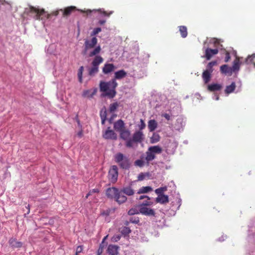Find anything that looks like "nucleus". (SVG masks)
<instances>
[{"label":"nucleus","mask_w":255,"mask_h":255,"mask_svg":"<svg viewBox=\"0 0 255 255\" xmlns=\"http://www.w3.org/2000/svg\"><path fill=\"white\" fill-rule=\"evenodd\" d=\"M152 190L153 189L150 186H143L138 190L137 193L138 194L147 193L152 191Z\"/></svg>","instance_id":"22"},{"label":"nucleus","mask_w":255,"mask_h":255,"mask_svg":"<svg viewBox=\"0 0 255 255\" xmlns=\"http://www.w3.org/2000/svg\"><path fill=\"white\" fill-rule=\"evenodd\" d=\"M124 194L122 192H119L115 195V198L116 199V201L119 203L121 204L125 202L127 199V197L124 195Z\"/></svg>","instance_id":"15"},{"label":"nucleus","mask_w":255,"mask_h":255,"mask_svg":"<svg viewBox=\"0 0 255 255\" xmlns=\"http://www.w3.org/2000/svg\"><path fill=\"white\" fill-rule=\"evenodd\" d=\"M96 12L98 13L97 17L98 18H103L102 19H100L99 21V23L100 25H103L106 21V19L107 18H109L111 12L107 13L105 11H102L101 10H95Z\"/></svg>","instance_id":"7"},{"label":"nucleus","mask_w":255,"mask_h":255,"mask_svg":"<svg viewBox=\"0 0 255 255\" xmlns=\"http://www.w3.org/2000/svg\"><path fill=\"white\" fill-rule=\"evenodd\" d=\"M160 137L159 135L156 133H153L152 136L150 138V142L151 143H155L158 142L160 140Z\"/></svg>","instance_id":"31"},{"label":"nucleus","mask_w":255,"mask_h":255,"mask_svg":"<svg viewBox=\"0 0 255 255\" xmlns=\"http://www.w3.org/2000/svg\"><path fill=\"white\" fill-rule=\"evenodd\" d=\"M140 122H141V125L140 126L139 129L140 130H142V129H143L145 128V125L142 119L140 120Z\"/></svg>","instance_id":"54"},{"label":"nucleus","mask_w":255,"mask_h":255,"mask_svg":"<svg viewBox=\"0 0 255 255\" xmlns=\"http://www.w3.org/2000/svg\"><path fill=\"white\" fill-rule=\"evenodd\" d=\"M83 250V248L82 246H79L77 247L76 255H77L78 254L81 253Z\"/></svg>","instance_id":"51"},{"label":"nucleus","mask_w":255,"mask_h":255,"mask_svg":"<svg viewBox=\"0 0 255 255\" xmlns=\"http://www.w3.org/2000/svg\"><path fill=\"white\" fill-rule=\"evenodd\" d=\"M100 90L102 92V97L108 96L112 98V89H110V82H105L101 81L100 83Z\"/></svg>","instance_id":"4"},{"label":"nucleus","mask_w":255,"mask_h":255,"mask_svg":"<svg viewBox=\"0 0 255 255\" xmlns=\"http://www.w3.org/2000/svg\"><path fill=\"white\" fill-rule=\"evenodd\" d=\"M83 70H84L83 66H81L79 68V69L78 70V77L79 81L81 83H82L83 82L82 75H83Z\"/></svg>","instance_id":"41"},{"label":"nucleus","mask_w":255,"mask_h":255,"mask_svg":"<svg viewBox=\"0 0 255 255\" xmlns=\"http://www.w3.org/2000/svg\"><path fill=\"white\" fill-rule=\"evenodd\" d=\"M0 3L2 4H3L4 3H5V0H0Z\"/></svg>","instance_id":"64"},{"label":"nucleus","mask_w":255,"mask_h":255,"mask_svg":"<svg viewBox=\"0 0 255 255\" xmlns=\"http://www.w3.org/2000/svg\"><path fill=\"white\" fill-rule=\"evenodd\" d=\"M58 14H59V10L53 11L51 14L47 13V12H46V16L44 15V18H46L48 19L50 17L51 15H54L55 16H57L58 15Z\"/></svg>","instance_id":"46"},{"label":"nucleus","mask_w":255,"mask_h":255,"mask_svg":"<svg viewBox=\"0 0 255 255\" xmlns=\"http://www.w3.org/2000/svg\"><path fill=\"white\" fill-rule=\"evenodd\" d=\"M101 50V48L100 46L96 47L92 51L90 52L89 54V57H93L99 54Z\"/></svg>","instance_id":"37"},{"label":"nucleus","mask_w":255,"mask_h":255,"mask_svg":"<svg viewBox=\"0 0 255 255\" xmlns=\"http://www.w3.org/2000/svg\"><path fill=\"white\" fill-rule=\"evenodd\" d=\"M120 231L121 234L125 236H128V235L131 232L130 228L127 227H123L121 228Z\"/></svg>","instance_id":"29"},{"label":"nucleus","mask_w":255,"mask_h":255,"mask_svg":"<svg viewBox=\"0 0 255 255\" xmlns=\"http://www.w3.org/2000/svg\"><path fill=\"white\" fill-rule=\"evenodd\" d=\"M236 88V84L235 82H232V84L229 85L227 86L226 88V89L225 90V93L227 94H230L234 92Z\"/></svg>","instance_id":"28"},{"label":"nucleus","mask_w":255,"mask_h":255,"mask_svg":"<svg viewBox=\"0 0 255 255\" xmlns=\"http://www.w3.org/2000/svg\"><path fill=\"white\" fill-rule=\"evenodd\" d=\"M225 62H228L230 59H231V56H230V53L225 50Z\"/></svg>","instance_id":"48"},{"label":"nucleus","mask_w":255,"mask_h":255,"mask_svg":"<svg viewBox=\"0 0 255 255\" xmlns=\"http://www.w3.org/2000/svg\"><path fill=\"white\" fill-rule=\"evenodd\" d=\"M117 86V83L116 81L113 80V88H115Z\"/></svg>","instance_id":"62"},{"label":"nucleus","mask_w":255,"mask_h":255,"mask_svg":"<svg viewBox=\"0 0 255 255\" xmlns=\"http://www.w3.org/2000/svg\"><path fill=\"white\" fill-rule=\"evenodd\" d=\"M76 7L74 6H68L65 8L64 9H61L59 10L63 12V16H68L71 13L76 10Z\"/></svg>","instance_id":"14"},{"label":"nucleus","mask_w":255,"mask_h":255,"mask_svg":"<svg viewBox=\"0 0 255 255\" xmlns=\"http://www.w3.org/2000/svg\"><path fill=\"white\" fill-rule=\"evenodd\" d=\"M139 212L142 215L148 216H155V213L153 209L144 207L143 206H139Z\"/></svg>","instance_id":"8"},{"label":"nucleus","mask_w":255,"mask_h":255,"mask_svg":"<svg viewBox=\"0 0 255 255\" xmlns=\"http://www.w3.org/2000/svg\"><path fill=\"white\" fill-rule=\"evenodd\" d=\"M112 71V64H105L103 68V72L105 74H108Z\"/></svg>","instance_id":"39"},{"label":"nucleus","mask_w":255,"mask_h":255,"mask_svg":"<svg viewBox=\"0 0 255 255\" xmlns=\"http://www.w3.org/2000/svg\"><path fill=\"white\" fill-rule=\"evenodd\" d=\"M167 190V187L166 186L158 188L155 190V192L158 195H164L163 193Z\"/></svg>","instance_id":"40"},{"label":"nucleus","mask_w":255,"mask_h":255,"mask_svg":"<svg viewBox=\"0 0 255 255\" xmlns=\"http://www.w3.org/2000/svg\"><path fill=\"white\" fill-rule=\"evenodd\" d=\"M144 198L148 199V200H150V198L148 196L146 195H141L140 196H139L138 200H142Z\"/></svg>","instance_id":"55"},{"label":"nucleus","mask_w":255,"mask_h":255,"mask_svg":"<svg viewBox=\"0 0 255 255\" xmlns=\"http://www.w3.org/2000/svg\"><path fill=\"white\" fill-rule=\"evenodd\" d=\"M220 70L222 73L225 74L232 75L233 72L231 70V68L229 67L227 65H223L220 67Z\"/></svg>","instance_id":"20"},{"label":"nucleus","mask_w":255,"mask_h":255,"mask_svg":"<svg viewBox=\"0 0 255 255\" xmlns=\"http://www.w3.org/2000/svg\"><path fill=\"white\" fill-rule=\"evenodd\" d=\"M129 222L134 224H138L139 222V219L138 217H131L129 219Z\"/></svg>","instance_id":"47"},{"label":"nucleus","mask_w":255,"mask_h":255,"mask_svg":"<svg viewBox=\"0 0 255 255\" xmlns=\"http://www.w3.org/2000/svg\"><path fill=\"white\" fill-rule=\"evenodd\" d=\"M121 238V236L119 235H117L115 236V240L117 242L119 241Z\"/></svg>","instance_id":"61"},{"label":"nucleus","mask_w":255,"mask_h":255,"mask_svg":"<svg viewBox=\"0 0 255 255\" xmlns=\"http://www.w3.org/2000/svg\"><path fill=\"white\" fill-rule=\"evenodd\" d=\"M97 39L95 37H93L91 40L86 39L84 43V49L82 51L83 55H86L88 51L94 48L97 44Z\"/></svg>","instance_id":"6"},{"label":"nucleus","mask_w":255,"mask_h":255,"mask_svg":"<svg viewBox=\"0 0 255 255\" xmlns=\"http://www.w3.org/2000/svg\"><path fill=\"white\" fill-rule=\"evenodd\" d=\"M103 58L100 56H96L92 62V67L89 70V74L94 76L99 71V65L103 62Z\"/></svg>","instance_id":"3"},{"label":"nucleus","mask_w":255,"mask_h":255,"mask_svg":"<svg viewBox=\"0 0 255 255\" xmlns=\"http://www.w3.org/2000/svg\"><path fill=\"white\" fill-rule=\"evenodd\" d=\"M179 30L181 35L183 38H185L187 36V29L185 26H179Z\"/></svg>","instance_id":"32"},{"label":"nucleus","mask_w":255,"mask_h":255,"mask_svg":"<svg viewBox=\"0 0 255 255\" xmlns=\"http://www.w3.org/2000/svg\"><path fill=\"white\" fill-rule=\"evenodd\" d=\"M110 210H107L101 213V216L105 218V220L107 222H110L111 221L110 217H109Z\"/></svg>","instance_id":"35"},{"label":"nucleus","mask_w":255,"mask_h":255,"mask_svg":"<svg viewBox=\"0 0 255 255\" xmlns=\"http://www.w3.org/2000/svg\"><path fill=\"white\" fill-rule=\"evenodd\" d=\"M222 86L219 84H212L209 85L208 90L211 92L220 91L222 89Z\"/></svg>","instance_id":"19"},{"label":"nucleus","mask_w":255,"mask_h":255,"mask_svg":"<svg viewBox=\"0 0 255 255\" xmlns=\"http://www.w3.org/2000/svg\"><path fill=\"white\" fill-rule=\"evenodd\" d=\"M145 154H146V157L145 158V160L146 161V164L148 165L150 161H151L155 159V155H154L148 149L145 152Z\"/></svg>","instance_id":"18"},{"label":"nucleus","mask_w":255,"mask_h":255,"mask_svg":"<svg viewBox=\"0 0 255 255\" xmlns=\"http://www.w3.org/2000/svg\"><path fill=\"white\" fill-rule=\"evenodd\" d=\"M89 192L91 194H92V193L99 192V191L98 189H93L90 190Z\"/></svg>","instance_id":"58"},{"label":"nucleus","mask_w":255,"mask_h":255,"mask_svg":"<svg viewBox=\"0 0 255 255\" xmlns=\"http://www.w3.org/2000/svg\"><path fill=\"white\" fill-rule=\"evenodd\" d=\"M255 59V53L249 55L246 60V63L248 64L252 63L254 65V60Z\"/></svg>","instance_id":"38"},{"label":"nucleus","mask_w":255,"mask_h":255,"mask_svg":"<svg viewBox=\"0 0 255 255\" xmlns=\"http://www.w3.org/2000/svg\"><path fill=\"white\" fill-rule=\"evenodd\" d=\"M25 13L32 16L35 20H42L44 16H46V11L43 8L39 9L32 5L25 8Z\"/></svg>","instance_id":"2"},{"label":"nucleus","mask_w":255,"mask_h":255,"mask_svg":"<svg viewBox=\"0 0 255 255\" xmlns=\"http://www.w3.org/2000/svg\"><path fill=\"white\" fill-rule=\"evenodd\" d=\"M25 208L26 209V212L24 214V215L25 216L26 215L28 214L30 212V206L29 205H27L25 206Z\"/></svg>","instance_id":"53"},{"label":"nucleus","mask_w":255,"mask_h":255,"mask_svg":"<svg viewBox=\"0 0 255 255\" xmlns=\"http://www.w3.org/2000/svg\"><path fill=\"white\" fill-rule=\"evenodd\" d=\"M217 64V63L216 61L209 62L207 66V69L205 71H207L208 72L212 73L213 71V66L216 65Z\"/></svg>","instance_id":"34"},{"label":"nucleus","mask_w":255,"mask_h":255,"mask_svg":"<svg viewBox=\"0 0 255 255\" xmlns=\"http://www.w3.org/2000/svg\"><path fill=\"white\" fill-rule=\"evenodd\" d=\"M156 203L165 204L169 202L168 196L166 195H159L155 199Z\"/></svg>","instance_id":"12"},{"label":"nucleus","mask_w":255,"mask_h":255,"mask_svg":"<svg viewBox=\"0 0 255 255\" xmlns=\"http://www.w3.org/2000/svg\"><path fill=\"white\" fill-rule=\"evenodd\" d=\"M125 157H125L124 154L122 153H118L115 156V161L118 163H120L122 161H123Z\"/></svg>","instance_id":"36"},{"label":"nucleus","mask_w":255,"mask_h":255,"mask_svg":"<svg viewBox=\"0 0 255 255\" xmlns=\"http://www.w3.org/2000/svg\"><path fill=\"white\" fill-rule=\"evenodd\" d=\"M139 212L136 208H131L128 212V214L129 215H133L134 214H137Z\"/></svg>","instance_id":"45"},{"label":"nucleus","mask_w":255,"mask_h":255,"mask_svg":"<svg viewBox=\"0 0 255 255\" xmlns=\"http://www.w3.org/2000/svg\"><path fill=\"white\" fill-rule=\"evenodd\" d=\"M119 133L120 138L126 141V146L128 148L137 146V143L141 142L144 138V135L141 131H135L132 138H130V131L126 128Z\"/></svg>","instance_id":"1"},{"label":"nucleus","mask_w":255,"mask_h":255,"mask_svg":"<svg viewBox=\"0 0 255 255\" xmlns=\"http://www.w3.org/2000/svg\"><path fill=\"white\" fill-rule=\"evenodd\" d=\"M157 124L154 120H151L148 123V128L150 131H154L157 128Z\"/></svg>","instance_id":"24"},{"label":"nucleus","mask_w":255,"mask_h":255,"mask_svg":"<svg viewBox=\"0 0 255 255\" xmlns=\"http://www.w3.org/2000/svg\"><path fill=\"white\" fill-rule=\"evenodd\" d=\"M108 237V235L105 236L103 240L102 243L100 245L99 248L97 252V255H101L104 251V249L107 247V252L109 255H112V245H108V243L106 242V240Z\"/></svg>","instance_id":"5"},{"label":"nucleus","mask_w":255,"mask_h":255,"mask_svg":"<svg viewBox=\"0 0 255 255\" xmlns=\"http://www.w3.org/2000/svg\"><path fill=\"white\" fill-rule=\"evenodd\" d=\"M77 135L79 137H81L83 135V131L80 130V131H79L77 133Z\"/></svg>","instance_id":"60"},{"label":"nucleus","mask_w":255,"mask_h":255,"mask_svg":"<svg viewBox=\"0 0 255 255\" xmlns=\"http://www.w3.org/2000/svg\"><path fill=\"white\" fill-rule=\"evenodd\" d=\"M214 44L215 45L219 44V40L216 38H214Z\"/></svg>","instance_id":"59"},{"label":"nucleus","mask_w":255,"mask_h":255,"mask_svg":"<svg viewBox=\"0 0 255 255\" xmlns=\"http://www.w3.org/2000/svg\"><path fill=\"white\" fill-rule=\"evenodd\" d=\"M148 175V173H140L137 177V179L138 181H142L143 180L145 177Z\"/></svg>","instance_id":"44"},{"label":"nucleus","mask_w":255,"mask_h":255,"mask_svg":"<svg viewBox=\"0 0 255 255\" xmlns=\"http://www.w3.org/2000/svg\"><path fill=\"white\" fill-rule=\"evenodd\" d=\"M8 244L13 249L20 248L22 246V242L17 241L15 239L12 238L9 240Z\"/></svg>","instance_id":"11"},{"label":"nucleus","mask_w":255,"mask_h":255,"mask_svg":"<svg viewBox=\"0 0 255 255\" xmlns=\"http://www.w3.org/2000/svg\"><path fill=\"white\" fill-rule=\"evenodd\" d=\"M112 192V190H111V187H109L107 188V190H106V194H107V195L108 196V197H110V195H111V194L110 193Z\"/></svg>","instance_id":"56"},{"label":"nucleus","mask_w":255,"mask_h":255,"mask_svg":"<svg viewBox=\"0 0 255 255\" xmlns=\"http://www.w3.org/2000/svg\"><path fill=\"white\" fill-rule=\"evenodd\" d=\"M219 51L217 49H211L208 48L205 50V57L207 60H210L213 56L216 55L218 54Z\"/></svg>","instance_id":"10"},{"label":"nucleus","mask_w":255,"mask_h":255,"mask_svg":"<svg viewBox=\"0 0 255 255\" xmlns=\"http://www.w3.org/2000/svg\"><path fill=\"white\" fill-rule=\"evenodd\" d=\"M97 92V89L96 88H95L93 90L90 89V90H87L84 91L82 93V96L83 97H86V98H92L94 95H95Z\"/></svg>","instance_id":"16"},{"label":"nucleus","mask_w":255,"mask_h":255,"mask_svg":"<svg viewBox=\"0 0 255 255\" xmlns=\"http://www.w3.org/2000/svg\"><path fill=\"white\" fill-rule=\"evenodd\" d=\"M119 249V247L117 246L113 245V255H117L118 254V250Z\"/></svg>","instance_id":"49"},{"label":"nucleus","mask_w":255,"mask_h":255,"mask_svg":"<svg viewBox=\"0 0 255 255\" xmlns=\"http://www.w3.org/2000/svg\"><path fill=\"white\" fill-rule=\"evenodd\" d=\"M119 107V104L117 102L113 103V112H114Z\"/></svg>","instance_id":"52"},{"label":"nucleus","mask_w":255,"mask_h":255,"mask_svg":"<svg viewBox=\"0 0 255 255\" xmlns=\"http://www.w3.org/2000/svg\"><path fill=\"white\" fill-rule=\"evenodd\" d=\"M114 128L117 131L120 132L125 128V124L122 120H119L115 123Z\"/></svg>","instance_id":"13"},{"label":"nucleus","mask_w":255,"mask_h":255,"mask_svg":"<svg viewBox=\"0 0 255 255\" xmlns=\"http://www.w3.org/2000/svg\"><path fill=\"white\" fill-rule=\"evenodd\" d=\"M122 192L127 195L131 196L134 194L133 190L130 187H127L124 188L122 191Z\"/></svg>","instance_id":"33"},{"label":"nucleus","mask_w":255,"mask_h":255,"mask_svg":"<svg viewBox=\"0 0 255 255\" xmlns=\"http://www.w3.org/2000/svg\"><path fill=\"white\" fill-rule=\"evenodd\" d=\"M153 205V202L150 201V200H148L147 199L146 200H145L143 202L142 204L140 205V206H143L144 207L150 206Z\"/></svg>","instance_id":"43"},{"label":"nucleus","mask_w":255,"mask_h":255,"mask_svg":"<svg viewBox=\"0 0 255 255\" xmlns=\"http://www.w3.org/2000/svg\"><path fill=\"white\" fill-rule=\"evenodd\" d=\"M103 137L105 139L112 138V129H111V127H108V128L103 131Z\"/></svg>","instance_id":"25"},{"label":"nucleus","mask_w":255,"mask_h":255,"mask_svg":"<svg viewBox=\"0 0 255 255\" xmlns=\"http://www.w3.org/2000/svg\"><path fill=\"white\" fill-rule=\"evenodd\" d=\"M118 176V168L115 165H113V183L117 181Z\"/></svg>","instance_id":"30"},{"label":"nucleus","mask_w":255,"mask_h":255,"mask_svg":"<svg viewBox=\"0 0 255 255\" xmlns=\"http://www.w3.org/2000/svg\"><path fill=\"white\" fill-rule=\"evenodd\" d=\"M107 110L104 107L100 111V117L102 121V124L104 125L107 120H108L109 123L110 124H112V117H110L108 119L107 118Z\"/></svg>","instance_id":"9"},{"label":"nucleus","mask_w":255,"mask_h":255,"mask_svg":"<svg viewBox=\"0 0 255 255\" xmlns=\"http://www.w3.org/2000/svg\"><path fill=\"white\" fill-rule=\"evenodd\" d=\"M119 164L120 167L123 169H128L129 167V161L128 157H125L123 161Z\"/></svg>","instance_id":"23"},{"label":"nucleus","mask_w":255,"mask_h":255,"mask_svg":"<svg viewBox=\"0 0 255 255\" xmlns=\"http://www.w3.org/2000/svg\"><path fill=\"white\" fill-rule=\"evenodd\" d=\"M134 165L140 167H143L144 165V161L141 159H137L134 162Z\"/></svg>","instance_id":"42"},{"label":"nucleus","mask_w":255,"mask_h":255,"mask_svg":"<svg viewBox=\"0 0 255 255\" xmlns=\"http://www.w3.org/2000/svg\"><path fill=\"white\" fill-rule=\"evenodd\" d=\"M116 91L114 89V88H113V98H114L115 97V96L116 95Z\"/></svg>","instance_id":"63"},{"label":"nucleus","mask_w":255,"mask_h":255,"mask_svg":"<svg viewBox=\"0 0 255 255\" xmlns=\"http://www.w3.org/2000/svg\"><path fill=\"white\" fill-rule=\"evenodd\" d=\"M101 31V28H100V27L96 28L92 31V32L91 33V35L93 36V35H96L99 32H100Z\"/></svg>","instance_id":"50"},{"label":"nucleus","mask_w":255,"mask_h":255,"mask_svg":"<svg viewBox=\"0 0 255 255\" xmlns=\"http://www.w3.org/2000/svg\"><path fill=\"white\" fill-rule=\"evenodd\" d=\"M232 72L238 71L240 68V62L239 58L237 57L233 62L232 67H231Z\"/></svg>","instance_id":"17"},{"label":"nucleus","mask_w":255,"mask_h":255,"mask_svg":"<svg viewBox=\"0 0 255 255\" xmlns=\"http://www.w3.org/2000/svg\"><path fill=\"white\" fill-rule=\"evenodd\" d=\"M127 73L123 70H119L115 73V77L117 79H121L125 77Z\"/></svg>","instance_id":"27"},{"label":"nucleus","mask_w":255,"mask_h":255,"mask_svg":"<svg viewBox=\"0 0 255 255\" xmlns=\"http://www.w3.org/2000/svg\"><path fill=\"white\" fill-rule=\"evenodd\" d=\"M148 149L154 155H155V154L161 153L162 150V148L158 145L150 146L148 148Z\"/></svg>","instance_id":"21"},{"label":"nucleus","mask_w":255,"mask_h":255,"mask_svg":"<svg viewBox=\"0 0 255 255\" xmlns=\"http://www.w3.org/2000/svg\"><path fill=\"white\" fill-rule=\"evenodd\" d=\"M211 73L208 72L207 71H204L202 74V78L205 82V83H208L211 79Z\"/></svg>","instance_id":"26"},{"label":"nucleus","mask_w":255,"mask_h":255,"mask_svg":"<svg viewBox=\"0 0 255 255\" xmlns=\"http://www.w3.org/2000/svg\"><path fill=\"white\" fill-rule=\"evenodd\" d=\"M162 116L164 117L167 120H169L170 118V116L169 114L165 113L163 114Z\"/></svg>","instance_id":"57"}]
</instances>
